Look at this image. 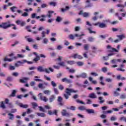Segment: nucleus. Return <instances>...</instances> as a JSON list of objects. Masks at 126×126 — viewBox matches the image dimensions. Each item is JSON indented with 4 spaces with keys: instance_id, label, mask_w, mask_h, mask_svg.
I'll return each mask as SVG.
<instances>
[{
    "instance_id": "59",
    "label": "nucleus",
    "mask_w": 126,
    "mask_h": 126,
    "mask_svg": "<svg viewBox=\"0 0 126 126\" xmlns=\"http://www.w3.org/2000/svg\"><path fill=\"white\" fill-rule=\"evenodd\" d=\"M126 119V117H125V116H123L120 118V121H121V122H123V121L125 122Z\"/></svg>"
},
{
    "instance_id": "22",
    "label": "nucleus",
    "mask_w": 126,
    "mask_h": 126,
    "mask_svg": "<svg viewBox=\"0 0 126 126\" xmlns=\"http://www.w3.org/2000/svg\"><path fill=\"white\" fill-rule=\"evenodd\" d=\"M29 93L31 95L32 99L34 100V101H37V97H36V96L34 95V94H33V92H30Z\"/></svg>"
},
{
    "instance_id": "43",
    "label": "nucleus",
    "mask_w": 126,
    "mask_h": 126,
    "mask_svg": "<svg viewBox=\"0 0 126 126\" xmlns=\"http://www.w3.org/2000/svg\"><path fill=\"white\" fill-rule=\"evenodd\" d=\"M76 63L78 66H82V65L84 64V63L82 62H76Z\"/></svg>"
},
{
    "instance_id": "64",
    "label": "nucleus",
    "mask_w": 126,
    "mask_h": 126,
    "mask_svg": "<svg viewBox=\"0 0 126 126\" xmlns=\"http://www.w3.org/2000/svg\"><path fill=\"white\" fill-rule=\"evenodd\" d=\"M61 20H62V18H61V17H59V16L57 17L56 20L57 22H60Z\"/></svg>"
},
{
    "instance_id": "51",
    "label": "nucleus",
    "mask_w": 126,
    "mask_h": 126,
    "mask_svg": "<svg viewBox=\"0 0 126 126\" xmlns=\"http://www.w3.org/2000/svg\"><path fill=\"white\" fill-rule=\"evenodd\" d=\"M51 84L52 86H53V87H57V84L56 83V82H55V81H51Z\"/></svg>"
},
{
    "instance_id": "38",
    "label": "nucleus",
    "mask_w": 126,
    "mask_h": 126,
    "mask_svg": "<svg viewBox=\"0 0 126 126\" xmlns=\"http://www.w3.org/2000/svg\"><path fill=\"white\" fill-rule=\"evenodd\" d=\"M120 99H126V94H121L120 96Z\"/></svg>"
},
{
    "instance_id": "17",
    "label": "nucleus",
    "mask_w": 126,
    "mask_h": 126,
    "mask_svg": "<svg viewBox=\"0 0 126 126\" xmlns=\"http://www.w3.org/2000/svg\"><path fill=\"white\" fill-rule=\"evenodd\" d=\"M64 122L65 124L64 125L65 126H71V124H70V119H65Z\"/></svg>"
},
{
    "instance_id": "50",
    "label": "nucleus",
    "mask_w": 126,
    "mask_h": 126,
    "mask_svg": "<svg viewBox=\"0 0 126 126\" xmlns=\"http://www.w3.org/2000/svg\"><path fill=\"white\" fill-rule=\"evenodd\" d=\"M87 29L89 31V33H90V34H92V33H94V34H96V32L92 31V30H91V28H89Z\"/></svg>"
},
{
    "instance_id": "48",
    "label": "nucleus",
    "mask_w": 126,
    "mask_h": 126,
    "mask_svg": "<svg viewBox=\"0 0 126 126\" xmlns=\"http://www.w3.org/2000/svg\"><path fill=\"white\" fill-rule=\"evenodd\" d=\"M58 64L59 65H60L61 66H63V67H64V66H65V63L63 62H60L58 63Z\"/></svg>"
},
{
    "instance_id": "30",
    "label": "nucleus",
    "mask_w": 126,
    "mask_h": 126,
    "mask_svg": "<svg viewBox=\"0 0 126 126\" xmlns=\"http://www.w3.org/2000/svg\"><path fill=\"white\" fill-rule=\"evenodd\" d=\"M81 77L82 78H87V73L83 72L81 74Z\"/></svg>"
},
{
    "instance_id": "62",
    "label": "nucleus",
    "mask_w": 126,
    "mask_h": 126,
    "mask_svg": "<svg viewBox=\"0 0 126 126\" xmlns=\"http://www.w3.org/2000/svg\"><path fill=\"white\" fill-rule=\"evenodd\" d=\"M29 14L27 12H24L23 14H22V16H23L24 17H27L28 16Z\"/></svg>"
},
{
    "instance_id": "28",
    "label": "nucleus",
    "mask_w": 126,
    "mask_h": 126,
    "mask_svg": "<svg viewBox=\"0 0 126 126\" xmlns=\"http://www.w3.org/2000/svg\"><path fill=\"white\" fill-rule=\"evenodd\" d=\"M23 62H21V61H18L15 64V66H16L17 67H18V66H20L21 64H23Z\"/></svg>"
},
{
    "instance_id": "47",
    "label": "nucleus",
    "mask_w": 126,
    "mask_h": 126,
    "mask_svg": "<svg viewBox=\"0 0 126 126\" xmlns=\"http://www.w3.org/2000/svg\"><path fill=\"white\" fill-rule=\"evenodd\" d=\"M66 69H69V72L71 73H74L75 72V70L73 69H69V67H66Z\"/></svg>"
},
{
    "instance_id": "18",
    "label": "nucleus",
    "mask_w": 126,
    "mask_h": 126,
    "mask_svg": "<svg viewBox=\"0 0 126 126\" xmlns=\"http://www.w3.org/2000/svg\"><path fill=\"white\" fill-rule=\"evenodd\" d=\"M16 24L18 25H21V26H24L25 23L24 22H21L20 20H17L16 21Z\"/></svg>"
},
{
    "instance_id": "57",
    "label": "nucleus",
    "mask_w": 126,
    "mask_h": 126,
    "mask_svg": "<svg viewBox=\"0 0 126 126\" xmlns=\"http://www.w3.org/2000/svg\"><path fill=\"white\" fill-rule=\"evenodd\" d=\"M38 87H39V88H40V89H44V88H45V87H44L43 84H42V83H40V84L38 85Z\"/></svg>"
},
{
    "instance_id": "46",
    "label": "nucleus",
    "mask_w": 126,
    "mask_h": 126,
    "mask_svg": "<svg viewBox=\"0 0 126 126\" xmlns=\"http://www.w3.org/2000/svg\"><path fill=\"white\" fill-rule=\"evenodd\" d=\"M10 9L12 12H15V9H17V8L16 6H13L10 8Z\"/></svg>"
},
{
    "instance_id": "29",
    "label": "nucleus",
    "mask_w": 126,
    "mask_h": 126,
    "mask_svg": "<svg viewBox=\"0 0 126 126\" xmlns=\"http://www.w3.org/2000/svg\"><path fill=\"white\" fill-rule=\"evenodd\" d=\"M39 78L38 76H34V81H38L39 82H43V80L41 79H38Z\"/></svg>"
},
{
    "instance_id": "60",
    "label": "nucleus",
    "mask_w": 126,
    "mask_h": 126,
    "mask_svg": "<svg viewBox=\"0 0 126 126\" xmlns=\"http://www.w3.org/2000/svg\"><path fill=\"white\" fill-rule=\"evenodd\" d=\"M105 81H106V82H112L113 81V79L108 78L105 79Z\"/></svg>"
},
{
    "instance_id": "36",
    "label": "nucleus",
    "mask_w": 126,
    "mask_h": 126,
    "mask_svg": "<svg viewBox=\"0 0 126 126\" xmlns=\"http://www.w3.org/2000/svg\"><path fill=\"white\" fill-rule=\"evenodd\" d=\"M67 110H71V111H75L76 107L74 106H70V107H67Z\"/></svg>"
},
{
    "instance_id": "52",
    "label": "nucleus",
    "mask_w": 126,
    "mask_h": 126,
    "mask_svg": "<svg viewBox=\"0 0 126 126\" xmlns=\"http://www.w3.org/2000/svg\"><path fill=\"white\" fill-rule=\"evenodd\" d=\"M26 28L28 30V32H32V31L31 30V26H28Z\"/></svg>"
},
{
    "instance_id": "6",
    "label": "nucleus",
    "mask_w": 126,
    "mask_h": 126,
    "mask_svg": "<svg viewBox=\"0 0 126 126\" xmlns=\"http://www.w3.org/2000/svg\"><path fill=\"white\" fill-rule=\"evenodd\" d=\"M107 49L109 52H116V53H119V50H117L116 48L112 47V46H111L110 45L107 46Z\"/></svg>"
},
{
    "instance_id": "44",
    "label": "nucleus",
    "mask_w": 126,
    "mask_h": 126,
    "mask_svg": "<svg viewBox=\"0 0 126 126\" xmlns=\"http://www.w3.org/2000/svg\"><path fill=\"white\" fill-rule=\"evenodd\" d=\"M117 63H118L117 59H113L111 61V63H112V64H116Z\"/></svg>"
},
{
    "instance_id": "41",
    "label": "nucleus",
    "mask_w": 126,
    "mask_h": 126,
    "mask_svg": "<svg viewBox=\"0 0 126 126\" xmlns=\"http://www.w3.org/2000/svg\"><path fill=\"white\" fill-rule=\"evenodd\" d=\"M84 49L85 51H88V49H89V44H85L84 45Z\"/></svg>"
},
{
    "instance_id": "31",
    "label": "nucleus",
    "mask_w": 126,
    "mask_h": 126,
    "mask_svg": "<svg viewBox=\"0 0 126 126\" xmlns=\"http://www.w3.org/2000/svg\"><path fill=\"white\" fill-rule=\"evenodd\" d=\"M117 37L119 38V40H122L123 39L126 38V35L125 34L117 35Z\"/></svg>"
},
{
    "instance_id": "19",
    "label": "nucleus",
    "mask_w": 126,
    "mask_h": 126,
    "mask_svg": "<svg viewBox=\"0 0 126 126\" xmlns=\"http://www.w3.org/2000/svg\"><path fill=\"white\" fill-rule=\"evenodd\" d=\"M28 37L29 36H26L25 38L26 39H27V41H28V42H30L31 43H34V42H35V40H34V39H33L32 38H28Z\"/></svg>"
},
{
    "instance_id": "2",
    "label": "nucleus",
    "mask_w": 126,
    "mask_h": 126,
    "mask_svg": "<svg viewBox=\"0 0 126 126\" xmlns=\"http://www.w3.org/2000/svg\"><path fill=\"white\" fill-rule=\"evenodd\" d=\"M38 71L39 72H46V73H50V71L51 72H54V69L52 68L51 67H49V69L48 68H44L42 66H39L37 68Z\"/></svg>"
},
{
    "instance_id": "42",
    "label": "nucleus",
    "mask_w": 126,
    "mask_h": 126,
    "mask_svg": "<svg viewBox=\"0 0 126 126\" xmlns=\"http://www.w3.org/2000/svg\"><path fill=\"white\" fill-rule=\"evenodd\" d=\"M89 15H90V13H89L88 12H84L83 14V16L84 17H89Z\"/></svg>"
},
{
    "instance_id": "26",
    "label": "nucleus",
    "mask_w": 126,
    "mask_h": 126,
    "mask_svg": "<svg viewBox=\"0 0 126 126\" xmlns=\"http://www.w3.org/2000/svg\"><path fill=\"white\" fill-rule=\"evenodd\" d=\"M86 111L88 114H94L95 113L94 109H86Z\"/></svg>"
},
{
    "instance_id": "24",
    "label": "nucleus",
    "mask_w": 126,
    "mask_h": 126,
    "mask_svg": "<svg viewBox=\"0 0 126 126\" xmlns=\"http://www.w3.org/2000/svg\"><path fill=\"white\" fill-rule=\"evenodd\" d=\"M19 106H20L21 108H24V109H27V108L28 107V105L23 104L22 103H19Z\"/></svg>"
},
{
    "instance_id": "9",
    "label": "nucleus",
    "mask_w": 126,
    "mask_h": 126,
    "mask_svg": "<svg viewBox=\"0 0 126 126\" xmlns=\"http://www.w3.org/2000/svg\"><path fill=\"white\" fill-rule=\"evenodd\" d=\"M72 58L73 59H78V60H82L83 59V57L81 55H79L77 53L73 55Z\"/></svg>"
},
{
    "instance_id": "7",
    "label": "nucleus",
    "mask_w": 126,
    "mask_h": 126,
    "mask_svg": "<svg viewBox=\"0 0 126 126\" xmlns=\"http://www.w3.org/2000/svg\"><path fill=\"white\" fill-rule=\"evenodd\" d=\"M38 95L41 101H43V102L48 101V98L46 96L43 95V94L42 93H40Z\"/></svg>"
},
{
    "instance_id": "14",
    "label": "nucleus",
    "mask_w": 126,
    "mask_h": 126,
    "mask_svg": "<svg viewBox=\"0 0 126 126\" xmlns=\"http://www.w3.org/2000/svg\"><path fill=\"white\" fill-rule=\"evenodd\" d=\"M29 79H30V78L29 77H24L23 79H20V82L21 83H26V81H28Z\"/></svg>"
},
{
    "instance_id": "12",
    "label": "nucleus",
    "mask_w": 126,
    "mask_h": 126,
    "mask_svg": "<svg viewBox=\"0 0 126 126\" xmlns=\"http://www.w3.org/2000/svg\"><path fill=\"white\" fill-rule=\"evenodd\" d=\"M89 98H91V99H96L97 98V95L94 93H91L89 94Z\"/></svg>"
},
{
    "instance_id": "4",
    "label": "nucleus",
    "mask_w": 126,
    "mask_h": 126,
    "mask_svg": "<svg viewBox=\"0 0 126 126\" xmlns=\"http://www.w3.org/2000/svg\"><path fill=\"white\" fill-rule=\"evenodd\" d=\"M94 26H98L99 28H107V25L104 23L97 22L95 24H93Z\"/></svg>"
},
{
    "instance_id": "23",
    "label": "nucleus",
    "mask_w": 126,
    "mask_h": 126,
    "mask_svg": "<svg viewBox=\"0 0 126 126\" xmlns=\"http://www.w3.org/2000/svg\"><path fill=\"white\" fill-rule=\"evenodd\" d=\"M98 100H99V104H103L105 103V99L102 96H99L98 97Z\"/></svg>"
},
{
    "instance_id": "13",
    "label": "nucleus",
    "mask_w": 126,
    "mask_h": 126,
    "mask_svg": "<svg viewBox=\"0 0 126 126\" xmlns=\"http://www.w3.org/2000/svg\"><path fill=\"white\" fill-rule=\"evenodd\" d=\"M90 1H91V0H86V6L85 7H92V6H93V4H92V3H90Z\"/></svg>"
},
{
    "instance_id": "15",
    "label": "nucleus",
    "mask_w": 126,
    "mask_h": 126,
    "mask_svg": "<svg viewBox=\"0 0 126 126\" xmlns=\"http://www.w3.org/2000/svg\"><path fill=\"white\" fill-rule=\"evenodd\" d=\"M14 59L15 60V59H17V57H14L12 59H8V58H7V57H6L4 58L3 61H4V62H12V61H13Z\"/></svg>"
},
{
    "instance_id": "8",
    "label": "nucleus",
    "mask_w": 126,
    "mask_h": 126,
    "mask_svg": "<svg viewBox=\"0 0 126 126\" xmlns=\"http://www.w3.org/2000/svg\"><path fill=\"white\" fill-rule=\"evenodd\" d=\"M61 80L62 82H66V83H68L69 84L72 83V80L67 78H63Z\"/></svg>"
},
{
    "instance_id": "45",
    "label": "nucleus",
    "mask_w": 126,
    "mask_h": 126,
    "mask_svg": "<svg viewBox=\"0 0 126 126\" xmlns=\"http://www.w3.org/2000/svg\"><path fill=\"white\" fill-rule=\"evenodd\" d=\"M73 113H66V115L65 116V117H67L68 118H69L70 117H72V116H73Z\"/></svg>"
},
{
    "instance_id": "56",
    "label": "nucleus",
    "mask_w": 126,
    "mask_h": 126,
    "mask_svg": "<svg viewBox=\"0 0 126 126\" xmlns=\"http://www.w3.org/2000/svg\"><path fill=\"white\" fill-rule=\"evenodd\" d=\"M114 96L115 97H118V96H120V93H118L117 91H114Z\"/></svg>"
},
{
    "instance_id": "40",
    "label": "nucleus",
    "mask_w": 126,
    "mask_h": 126,
    "mask_svg": "<svg viewBox=\"0 0 126 126\" xmlns=\"http://www.w3.org/2000/svg\"><path fill=\"white\" fill-rule=\"evenodd\" d=\"M94 40H95V38L93 37H89L88 38L89 42H94Z\"/></svg>"
},
{
    "instance_id": "25",
    "label": "nucleus",
    "mask_w": 126,
    "mask_h": 126,
    "mask_svg": "<svg viewBox=\"0 0 126 126\" xmlns=\"http://www.w3.org/2000/svg\"><path fill=\"white\" fill-rule=\"evenodd\" d=\"M36 114L38 117H41L42 118H45V117H46V114H45V113L37 112L36 113Z\"/></svg>"
},
{
    "instance_id": "27",
    "label": "nucleus",
    "mask_w": 126,
    "mask_h": 126,
    "mask_svg": "<svg viewBox=\"0 0 126 126\" xmlns=\"http://www.w3.org/2000/svg\"><path fill=\"white\" fill-rule=\"evenodd\" d=\"M0 108H1L2 109H5V108H6L3 101H1V103H0Z\"/></svg>"
},
{
    "instance_id": "11",
    "label": "nucleus",
    "mask_w": 126,
    "mask_h": 126,
    "mask_svg": "<svg viewBox=\"0 0 126 126\" xmlns=\"http://www.w3.org/2000/svg\"><path fill=\"white\" fill-rule=\"evenodd\" d=\"M31 18L32 19H40L41 18V17L40 16H37V13H33L31 15Z\"/></svg>"
},
{
    "instance_id": "63",
    "label": "nucleus",
    "mask_w": 126,
    "mask_h": 126,
    "mask_svg": "<svg viewBox=\"0 0 126 126\" xmlns=\"http://www.w3.org/2000/svg\"><path fill=\"white\" fill-rule=\"evenodd\" d=\"M54 93L56 95H58L59 94V90H58L57 88H54Z\"/></svg>"
},
{
    "instance_id": "37",
    "label": "nucleus",
    "mask_w": 126,
    "mask_h": 126,
    "mask_svg": "<svg viewBox=\"0 0 126 126\" xmlns=\"http://www.w3.org/2000/svg\"><path fill=\"white\" fill-rule=\"evenodd\" d=\"M104 79V77L103 76H101L100 77V84L101 85H105V83L103 82V80Z\"/></svg>"
},
{
    "instance_id": "61",
    "label": "nucleus",
    "mask_w": 126,
    "mask_h": 126,
    "mask_svg": "<svg viewBox=\"0 0 126 126\" xmlns=\"http://www.w3.org/2000/svg\"><path fill=\"white\" fill-rule=\"evenodd\" d=\"M49 4L50 5H52L53 6H56L57 5V3L56 2H50Z\"/></svg>"
},
{
    "instance_id": "34",
    "label": "nucleus",
    "mask_w": 126,
    "mask_h": 126,
    "mask_svg": "<svg viewBox=\"0 0 126 126\" xmlns=\"http://www.w3.org/2000/svg\"><path fill=\"white\" fill-rule=\"evenodd\" d=\"M67 113V112H66V110H65V109H63L62 110V111L61 112V114H62V116H63V117H65Z\"/></svg>"
},
{
    "instance_id": "1",
    "label": "nucleus",
    "mask_w": 126,
    "mask_h": 126,
    "mask_svg": "<svg viewBox=\"0 0 126 126\" xmlns=\"http://www.w3.org/2000/svg\"><path fill=\"white\" fill-rule=\"evenodd\" d=\"M78 92V91L76 90V91H74V90L72 89H68V88H66V91H65V94H63V96L65 98V99H66V100H67V99H68L69 96H70L71 94L70 93H76Z\"/></svg>"
},
{
    "instance_id": "33",
    "label": "nucleus",
    "mask_w": 126,
    "mask_h": 126,
    "mask_svg": "<svg viewBox=\"0 0 126 126\" xmlns=\"http://www.w3.org/2000/svg\"><path fill=\"white\" fill-rule=\"evenodd\" d=\"M8 116H9V120L12 121L14 118V115L12 113H8Z\"/></svg>"
},
{
    "instance_id": "58",
    "label": "nucleus",
    "mask_w": 126,
    "mask_h": 126,
    "mask_svg": "<svg viewBox=\"0 0 126 126\" xmlns=\"http://www.w3.org/2000/svg\"><path fill=\"white\" fill-rule=\"evenodd\" d=\"M118 7H121V8H125V5L122 4H118L117 5Z\"/></svg>"
},
{
    "instance_id": "16",
    "label": "nucleus",
    "mask_w": 126,
    "mask_h": 126,
    "mask_svg": "<svg viewBox=\"0 0 126 126\" xmlns=\"http://www.w3.org/2000/svg\"><path fill=\"white\" fill-rule=\"evenodd\" d=\"M58 101L59 102V105H60V106H63V97L61 96H58Z\"/></svg>"
},
{
    "instance_id": "55",
    "label": "nucleus",
    "mask_w": 126,
    "mask_h": 126,
    "mask_svg": "<svg viewBox=\"0 0 126 126\" xmlns=\"http://www.w3.org/2000/svg\"><path fill=\"white\" fill-rule=\"evenodd\" d=\"M16 94V90H13L12 92V94H11V97H14L15 96V94Z\"/></svg>"
},
{
    "instance_id": "35",
    "label": "nucleus",
    "mask_w": 126,
    "mask_h": 126,
    "mask_svg": "<svg viewBox=\"0 0 126 126\" xmlns=\"http://www.w3.org/2000/svg\"><path fill=\"white\" fill-rule=\"evenodd\" d=\"M68 64H70V65H72V64H75V62L74 61H68L66 62Z\"/></svg>"
},
{
    "instance_id": "54",
    "label": "nucleus",
    "mask_w": 126,
    "mask_h": 126,
    "mask_svg": "<svg viewBox=\"0 0 126 126\" xmlns=\"http://www.w3.org/2000/svg\"><path fill=\"white\" fill-rule=\"evenodd\" d=\"M78 109L80 111H84V110H86V108H85V107L84 106H80L78 107Z\"/></svg>"
},
{
    "instance_id": "49",
    "label": "nucleus",
    "mask_w": 126,
    "mask_h": 126,
    "mask_svg": "<svg viewBox=\"0 0 126 126\" xmlns=\"http://www.w3.org/2000/svg\"><path fill=\"white\" fill-rule=\"evenodd\" d=\"M44 94H47V95H50L51 94V91L50 90H45L43 91Z\"/></svg>"
},
{
    "instance_id": "53",
    "label": "nucleus",
    "mask_w": 126,
    "mask_h": 126,
    "mask_svg": "<svg viewBox=\"0 0 126 126\" xmlns=\"http://www.w3.org/2000/svg\"><path fill=\"white\" fill-rule=\"evenodd\" d=\"M32 105L33 109H35L36 107H38V104L35 102H32Z\"/></svg>"
},
{
    "instance_id": "5",
    "label": "nucleus",
    "mask_w": 126,
    "mask_h": 126,
    "mask_svg": "<svg viewBox=\"0 0 126 126\" xmlns=\"http://www.w3.org/2000/svg\"><path fill=\"white\" fill-rule=\"evenodd\" d=\"M2 28L3 29H7V28H9V27H11V25L10 24V22L8 21L7 22L2 23Z\"/></svg>"
},
{
    "instance_id": "10",
    "label": "nucleus",
    "mask_w": 126,
    "mask_h": 126,
    "mask_svg": "<svg viewBox=\"0 0 126 126\" xmlns=\"http://www.w3.org/2000/svg\"><path fill=\"white\" fill-rule=\"evenodd\" d=\"M32 54L33 55L36 56V58L33 60V62H34L35 63H37L38 61H40V56L38 55V54H37L36 52H33Z\"/></svg>"
},
{
    "instance_id": "32",
    "label": "nucleus",
    "mask_w": 126,
    "mask_h": 126,
    "mask_svg": "<svg viewBox=\"0 0 126 126\" xmlns=\"http://www.w3.org/2000/svg\"><path fill=\"white\" fill-rule=\"evenodd\" d=\"M42 43L45 45H47V44L49 43V40L47 38H44L42 40Z\"/></svg>"
},
{
    "instance_id": "39",
    "label": "nucleus",
    "mask_w": 126,
    "mask_h": 126,
    "mask_svg": "<svg viewBox=\"0 0 126 126\" xmlns=\"http://www.w3.org/2000/svg\"><path fill=\"white\" fill-rule=\"evenodd\" d=\"M117 117L116 116H112L111 118H110V121L111 122H115V121H117Z\"/></svg>"
},
{
    "instance_id": "21",
    "label": "nucleus",
    "mask_w": 126,
    "mask_h": 126,
    "mask_svg": "<svg viewBox=\"0 0 126 126\" xmlns=\"http://www.w3.org/2000/svg\"><path fill=\"white\" fill-rule=\"evenodd\" d=\"M56 99V96L54 95H51V96L49 98V102L50 103H52V102H54V100Z\"/></svg>"
},
{
    "instance_id": "20",
    "label": "nucleus",
    "mask_w": 126,
    "mask_h": 126,
    "mask_svg": "<svg viewBox=\"0 0 126 126\" xmlns=\"http://www.w3.org/2000/svg\"><path fill=\"white\" fill-rule=\"evenodd\" d=\"M117 79H118V80H126V77H122V75H119L117 76Z\"/></svg>"
},
{
    "instance_id": "3",
    "label": "nucleus",
    "mask_w": 126,
    "mask_h": 126,
    "mask_svg": "<svg viewBox=\"0 0 126 126\" xmlns=\"http://www.w3.org/2000/svg\"><path fill=\"white\" fill-rule=\"evenodd\" d=\"M85 35V34H84V33H82L81 34H75L74 35H73V34H70L69 35V38L71 40H74V37H77V38H78L79 40H81V39H82V36Z\"/></svg>"
}]
</instances>
